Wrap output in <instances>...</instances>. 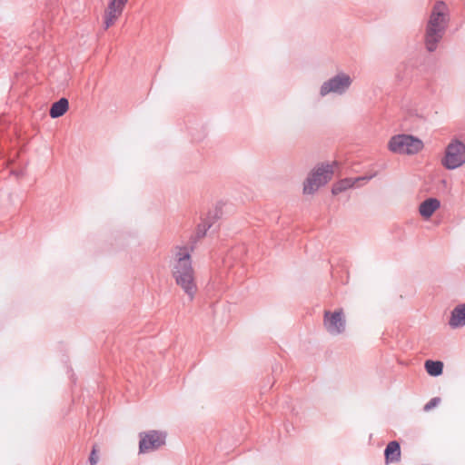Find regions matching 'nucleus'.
<instances>
[{"label": "nucleus", "mask_w": 465, "mask_h": 465, "mask_svg": "<svg viewBox=\"0 0 465 465\" xmlns=\"http://www.w3.org/2000/svg\"><path fill=\"white\" fill-rule=\"evenodd\" d=\"M395 154L413 155L420 152V147H389Z\"/></svg>", "instance_id": "nucleus-18"}, {"label": "nucleus", "mask_w": 465, "mask_h": 465, "mask_svg": "<svg viewBox=\"0 0 465 465\" xmlns=\"http://www.w3.org/2000/svg\"><path fill=\"white\" fill-rule=\"evenodd\" d=\"M166 433L161 430L143 431L139 434V452L148 453L159 450L165 444Z\"/></svg>", "instance_id": "nucleus-3"}, {"label": "nucleus", "mask_w": 465, "mask_h": 465, "mask_svg": "<svg viewBox=\"0 0 465 465\" xmlns=\"http://www.w3.org/2000/svg\"><path fill=\"white\" fill-rule=\"evenodd\" d=\"M387 145H423V143L413 135L397 134L390 139Z\"/></svg>", "instance_id": "nucleus-11"}, {"label": "nucleus", "mask_w": 465, "mask_h": 465, "mask_svg": "<svg viewBox=\"0 0 465 465\" xmlns=\"http://www.w3.org/2000/svg\"><path fill=\"white\" fill-rule=\"evenodd\" d=\"M440 398H438V397H434V398L430 399V401H428V402L425 404V406H424L423 410H424L425 411H430V410H432L433 408H435V407L440 403Z\"/></svg>", "instance_id": "nucleus-19"}, {"label": "nucleus", "mask_w": 465, "mask_h": 465, "mask_svg": "<svg viewBox=\"0 0 465 465\" xmlns=\"http://www.w3.org/2000/svg\"><path fill=\"white\" fill-rule=\"evenodd\" d=\"M116 2L120 3V5H123L124 6L126 5L128 0H115Z\"/></svg>", "instance_id": "nucleus-23"}, {"label": "nucleus", "mask_w": 465, "mask_h": 465, "mask_svg": "<svg viewBox=\"0 0 465 465\" xmlns=\"http://www.w3.org/2000/svg\"><path fill=\"white\" fill-rule=\"evenodd\" d=\"M107 7H109V9L117 10L120 13H123L124 8L123 5H120V3L116 2L115 0H110Z\"/></svg>", "instance_id": "nucleus-20"}, {"label": "nucleus", "mask_w": 465, "mask_h": 465, "mask_svg": "<svg viewBox=\"0 0 465 465\" xmlns=\"http://www.w3.org/2000/svg\"><path fill=\"white\" fill-rule=\"evenodd\" d=\"M121 15L122 13L119 11L107 7L104 12V29L106 30L112 26Z\"/></svg>", "instance_id": "nucleus-16"}, {"label": "nucleus", "mask_w": 465, "mask_h": 465, "mask_svg": "<svg viewBox=\"0 0 465 465\" xmlns=\"http://www.w3.org/2000/svg\"><path fill=\"white\" fill-rule=\"evenodd\" d=\"M374 176H375V173L371 174V175L360 176V177H356V178L341 179L333 184L331 193H332V194L337 195V194L346 191L349 188H351L353 186H358V183H360L361 181H364V182L370 181Z\"/></svg>", "instance_id": "nucleus-8"}, {"label": "nucleus", "mask_w": 465, "mask_h": 465, "mask_svg": "<svg viewBox=\"0 0 465 465\" xmlns=\"http://www.w3.org/2000/svg\"><path fill=\"white\" fill-rule=\"evenodd\" d=\"M98 460L97 449L96 446H94L89 457V462L91 465H95L98 462Z\"/></svg>", "instance_id": "nucleus-21"}, {"label": "nucleus", "mask_w": 465, "mask_h": 465, "mask_svg": "<svg viewBox=\"0 0 465 465\" xmlns=\"http://www.w3.org/2000/svg\"><path fill=\"white\" fill-rule=\"evenodd\" d=\"M218 218V212L215 211L213 214L209 213L208 217L203 221L197 227L195 238L200 239L205 236L207 231L212 227L213 223L215 219Z\"/></svg>", "instance_id": "nucleus-14"}, {"label": "nucleus", "mask_w": 465, "mask_h": 465, "mask_svg": "<svg viewBox=\"0 0 465 465\" xmlns=\"http://www.w3.org/2000/svg\"><path fill=\"white\" fill-rule=\"evenodd\" d=\"M440 207V202L437 198H428L419 206L420 214L429 219Z\"/></svg>", "instance_id": "nucleus-10"}, {"label": "nucleus", "mask_w": 465, "mask_h": 465, "mask_svg": "<svg viewBox=\"0 0 465 465\" xmlns=\"http://www.w3.org/2000/svg\"><path fill=\"white\" fill-rule=\"evenodd\" d=\"M193 247L176 246L173 253L172 273L175 282L189 296L192 301L197 292L194 271L192 266L191 251Z\"/></svg>", "instance_id": "nucleus-1"}, {"label": "nucleus", "mask_w": 465, "mask_h": 465, "mask_svg": "<svg viewBox=\"0 0 465 465\" xmlns=\"http://www.w3.org/2000/svg\"><path fill=\"white\" fill-rule=\"evenodd\" d=\"M336 164V161L332 163H321L309 175L315 178V182H317L318 184L323 186L331 179L333 165Z\"/></svg>", "instance_id": "nucleus-7"}, {"label": "nucleus", "mask_w": 465, "mask_h": 465, "mask_svg": "<svg viewBox=\"0 0 465 465\" xmlns=\"http://www.w3.org/2000/svg\"><path fill=\"white\" fill-rule=\"evenodd\" d=\"M448 145H464V142L458 137L453 138Z\"/></svg>", "instance_id": "nucleus-22"}, {"label": "nucleus", "mask_w": 465, "mask_h": 465, "mask_svg": "<svg viewBox=\"0 0 465 465\" xmlns=\"http://www.w3.org/2000/svg\"><path fill=\"white\" fill-rule=\"evenodd\" d=\"M424 366L426 371L433 377L440 376L443 371V363L440 361L428 360Z\"/></svg>", "instance_id": "nucleus-15"}, {"label": "nucleus", "mask_w": 465, "mask_h": 465, "mask_svg": "<svg viewBox=\"0 0 465 465\" xmlns=\"http://www.w3.org/2000/svg\"><path fill=\"white\" fill-rule=\"evenodd\" d=\"M68 107V100L63 97L52 104L49 112L50 116L52 118H58L66 113Z\"/></svg>", "instance_id": "nucleus-13"}, {"label": "nucleus", "mask_w": 465, "mask_h": 465, "mask_svg": "<svg viewBox=\"0 0 465 465\" xmlns=\"http://www.w3.org/2000/svg\"><path fill=\"white\" fill-rule=\"evenodd\" d=\"M320 187H322V185L315 182V178L309 175L303 183V193L313 194Z\"/></svg>", "instance_id": "nucleus-17"}, {"label": "nucleus", "mask_w": 465, "mask_h": 465, "mask_svg": "<svg viewBox=\"0 0 465 465\" xmlns=\"http://www.w3.org/2000/svg\"><path fill=\"white\" fill-rule=\"evenodd\" d=\"M449 325L452 329L465 326V303L457 305L450 312Z\"/></svg>", "instance_id": "nucleus-9"}, {"label": "nucleus", "mask_w": 465, "mask_h": 465, "mask_svg": "<svg viewBox=\"0 0 465 465\" xmlns=\"http://www.w3.org/2000/svg\"><path fill=\"white\" fill-rule=\"evenodd\" d=\"M352 79L345 73H340L324 82L320 89V94L325 96L330 93L343 94L351 86Z\"/></svg>", "instance_id": "nucleus-4"}, {"label": "nucleus", "mask_w": 465, "mask_h": 465, "mask_svg": "<svg viewBox=\"0 0 465 465\" xmlns=\"http://www.w3.org/2000/svg\"><path fill=\"white\" fill-rule=\"evenodd\" d=\"M386 462H397L401 458V447L399 442L393 440L388 443L384 450Z\"/></svg>", "instance_id": "nucleus-12"}, {"label": "nucleus", "mask_w": 465, "mask_h": 465, "mask_svg": "<svg viewBox=\"0 0 465 465\" xmlns=\"http://www.w3.org/2000/svg\"><path fill=\"white\" fill-rule=\"evenodd\" d=\"M441 163L448 170H454L463 165L465 163V147H446Z\"/></svg>", "instance_id": "nucleus-6"}, {"label": "nucleus", "mask_w": 465, "mask_h": 465, "mask_svg": "<svg viewBox=\"0 0 465 465\" xmlns=\"http://www.w3.org/2000/svg\"><path fill=\"white\" fill-rule=\"evenodd\" d=\"M323 326L331 335H339L344 332L346 320L342 309L335 312L325 311L323 314Z\"/></svg>", "instance_id": "nucleus-5"}, {"label": "nucleus", "mask_w": 465, "mask_h": 465, "mask_svg": "<svg viewBox=\"0 0 465 465\" xmlns=\"http://www.w3.org/2000/svg\"><path fill=\"white\" fill-rule=\"evenodd\" d=\"M449 23V10L442 1L437 2L430 13L425 31V45L429 52L437 49L438 43L442 39Z\"/></svg>", "instance_id": "nucleus-2"}]
</instances>
